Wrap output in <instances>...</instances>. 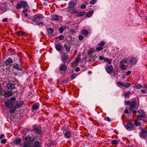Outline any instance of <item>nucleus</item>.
Returning <instances> with one entry per match:
<instances>
[{
    "instance_id": "nucleus-35",
    "label": "nucleus",
    "mask_w": 147,
    "mask_h": 147,
    "mask_svg": "<svg viewBox=\"0 0 147 147\" xmlns=\"http://www.w3.org/2000/svg\"><path fill=\"white\" fill-rule=\"evenodd\" d=\"M128 60V58L126 59H124L123 60H122L120 62V64H123V63H127V61Z\"/></svg>"
},
{
    "instance_id": "nucleus-45",
    "label": "nucleus",
    "mask_w": 147,
    "mask_h": 147,
    "mask_svg": "<svg viewBox=\"0 0 147 147\" xmlns=\"http://www.w3.org/2000/svg\"><path fill=\"white\" fill-rule=\"evenodd\" d=\"M24 32L22 31H19L18 32V34L19 36H22L24 34Z\"/></svg>"
},
{
    "instance_id": "nucleus-14",
    "label": "nucleus",
    "mask_w": 147,
    "mask_h": 147,
    "mask_svg": "<svg viewBox=\"0 0 147 147\" xmlns=\"http://www.w3.org/2000/svg\"><path fill=\"white\" fill-rule=\"evenodd\" d=\"M68 11L71 13H74L76 12L77 11L76 8L74 7H70L68 9Z\"/></svg>"
},
{
    "instance_id": "nucleus-26",
    "label": "nucleus",
    "mask_w": 147,
    "mask_h": 147,
    "mask_svg": "<svg viewBox=\"0 0 147 147\" xmlns=\"http://www.w3.org/2000/svg\"><path fill=\"white\" fill-rule=\"evenodd\" d=\"M64 47L65 48L67 52L68 53H69L70 51V46H67V45L66 44H65L64 45Z\"/></svg>"
},
{
    "instance_id": "nucleus-28",
    "label": "nucleus",
    "mask_w": 147,
    "mask_h": 147,
    "mask_svg": "<svg viewBox=\"0 0 147 147\" xmlns=\"http://www.w3.org/2000/svg\"><path fill=\"white\" fill-rule=\"evenodd\" d=\"M85 13V12L83 11L82 12H80L77 13V16L78 17H82L83 16Z\"/></svg>"
},
{
    "instance_id": "nucleus-55",
    "label": "nucleus",
    "mask_w": 147,
    "mask_h": 147,
    "mask_svg": "<svg viewBox=\"0 0 147 147\" xmlns=\"http://www.w3.org/2000/svg\"><path fill=\"white\" fill-rule=\"evenodd\" d=\"M86 8V5H82L81 6V8L82 9H85Z\"/></svg>"
},
{
    "instance_id": "nucleus-56",
    "label": "nucleus",
    "mask_w": 147,
    "mask_h": 147,
    "mask_svg": "<svg viewBox=\"0 0 147 147\" xmlns=\"http://www.w3.org/2000/svg\"><path fill=\"white\" fill-rule=\"evenodd\" d=\"M105 44V43L104 42H101L99 44V45L101 46H103Z\"/></svg>"
},
{
    "instance_id": "nucleus-19",
    "label": "nucleus",
    "mask_w": 147,
    "mask_h": 147,
    "mask_svg": "<svg viewBox=\"0 0 147 147\" xmlns=\"http://www.w3.org/2000/svg\"><path fill=\"white\" fill-rule=\"evenodd\" d=\"M39 105L38 103H35L32 107V110H35L38 109L39 107Z\"/></svg>"
},
{
    "instance_id": "nucleus-51",
    "label": "nucleus",
    "mask_w": 147,
    "mask_h": 147,
    "mask_svg": "<svg viewBox=\"0 0 147 147\" xmlns=\"http://www.w3.org/2000/svg\"><path fill=\"white\" fill-rule=\"evenodd\" d=\"M78 38H79V39L80 40H83L84 38V37L83 36H81V35H80L78 36Z\"/></svg>"
},
{
    "instance_id": "nucleus-49",
    "label": "nucleus",
    "mask_w": 147,
    "mask_h": 147,
    "mask_svg": "<svg viewBox=\"0 0 147 147\" xmlns=\"http://www.w3.org/2000/svg\"><path fill=\"white\" fill-rule=\"evenodd\" d=\"M97 0H92L90 1V3L92 4H94L96 1Z\"/></svg>"
},
{
    "instance_id": "nucleus-43",
    "label": "nucleus",
    "mask_w": 147,
    "mask_h": 147,
    "mask_svg": "<svg viewBox=\"0 0 147 147\" xmlns=\"http://www.w3.org/2000/svg\"><path fill=\"white\" fill-rule=\"evenodd\" d=\"M36 24L38 26H42L43 25V23L42 22H36Z\"/></svg>"
},
{
    "instance_id": "nucleus-21",
    "label": "nucleus",
    "mask_w": 147,
    "mask_h": 147,
    "mask_svg": "<svg viewBox=\"0 0 147 147\" xmlns=\"http://www.w3.org/2000/svg\"><path fill=\"white\" fill-rule=\"evenodd\" d=\"M42 17L39 16H35L33 20L34 22H36L40 20L41 18Z\"/></svg>"
},
{
    "instance_id": "nucleus-22",
    "label": "nucleus",
    "mask_w": 147,
    "mask_h": 147,
    "mask_svg": "<svg viewBox=\"0 0 147 147\" xmlns=\"http://www.w3.org/2000/svg\"><path fill=\"white\" fill-rule=\"evenodd\" d=\"M65 136L67 138H69L71 136V132L70 131H67L65 133Z\"/></svg>"
},
{
    "instance_id": "nucleus-27",
    "label": "nucleus",
    "mask_w": 147,
    "mask_h": 147,
    "mask_svg": "<svg viewBox=\"0 0 147 147\" xmlns=\"http://www.w3.org/2000/svg\"><path fill=\"white\" fill-rule=\"evenodd\" d=\"M48 32L50 34H52L54 31V29L52 28H49L47 29Z\"/></svg>"
},
{
    "instance_id": "nucleus-15",
    "label": "nucleus",
    "mask_w": 147,
    "mask_h": 147,
    "mask_svg": "<svg viewBox=\"0 0 147 147\" xmlns=\"http://www.w3.org/2000/svg\"><path fill=\"white\" fill-rule=\"evenodd\" d=\"M12 65L13 68L16 69L18 70H21L22 68L19 66V65L18 64L16 63H14V64H13Z\"/></svg>"
},
{
    "instance_id": "nucleus-31",
    "label": "nucleus",
    "mask_w": 147,
    "mask_h": 147,
    "mask_svg": "<svg viewBox=\"0 0 147 147\" xmlns=\"http://www.w3.org/2000/svg\"><path fill=\"white\" fill-rule=\"evenodd\" d=\"M65 28L66 27L65 26L60 27L59 29V31L60 33H62L63 32L64 30L65 29Z\"/></svg>"
},
{
    "instance_id": "nucleus-39",
    "label": "nucleus",
    "mask_w": 147,
    "mask_h": 147,
    "mask_svg": "<svg viewBox=\"0 0 147 147\" xmlns=\"http://www.w3.org/2000/svg\"><path fill=\"white\" fill-rule=\"evenodd\" d=\"M121 65V68L123 69H126V66L123 64H120Z\"/></svg>"
},
{
    "instance_id": "nucleus-2",
    "label": "nucleus",
    "mask_w": 147,
    "mask_h": 147,
    "mask_svg": "<svg viewBox=\"0 0 147 147\" xmlns=\"http://www.w3.org/2000/svg\"><path fill=\"white\" fill-rule=\"evenodd\" d=\"M34 140V137L32 138L30 135H28L24 139V142L30 144L34 142L35 141Z\"/></svg>"
},
{
    "instance_id": "nucleus-1",
    "label": "nucleus",
    "mask_w": 147,
    "mask_h": 147,
    "mask_svg": "<svg viewBox=\"0 0 147 147\" xmlns=\"http://www.w3.org/2000/svg\"><path fill=\"white\" fill-rule=\"evenodd\" d=\"M23 102L22 101L17 102L15 104V106L13 108H11L9 109V112L11 113H13L16 109L20 107L23 105Z\"/></svg>"
},
{
    "instance_id": "nucleus-24",
    "label": "nucleus",
    "mask_w": 147,
    "mask_h": 147,
    "mask_svg": "<svg viewBox=\"0 0 147 147\" xmlns=\"http://www.w3.org/2000/svg\"><path fill=\"white\" fill-rule=\"evenodd\" d=\"M145 114H143L141 115H138L137 116V118L139 120H142L145 117Z\"/></svg>"
},
{
    "instance_id": "nucleus-52",
    "label": "nucleus",
    "mask_w": 147,
    "mask_h": 147,
    "mask_svg": "<svg viewBox=\"0 0 147 147\" xmlns=\"http://www.w3.org/2000/svg\"><path fill=\"white\" fill-rule=\"evenodd\" d=\"M76 76H77V75H76V74H73L72 75L71 77V79H74L75 78H76Z\"/></svg>"
},
{
    "instance_id": "nucleus-9",
    "label": "nucleus",
    "mask_w": 147,
    "mask_h": 147,
    "mask_svg": "<svg viewBox=\"0 0 147 147\" xmlns=\"http://www.w3.org/2000/svg\"><path fill=\"white\" fill-rule=\"evenodd\" d=\"M134 125L133 124L129 123H127L126 125L125 126V128L128 130L131 131L134 129Z\"/></svg>"
},
{
    "instance_id": "nucleus-7",
    "label": "nucleus",
    "mask_w": 147,
    "mask_h": 147,
    "mask_svg": "<svg viewBox=\"0 0 147 147\" xmlns=\"http://www.w3.org/2000/svg\"><path fill=\"white\" fill-rule=\"evenodd\" d=\"M13 94L12 91L6 90L4 91L3 95L5 97H7L12 95Z\"/></svg>"
},
{
    "instance_id": "nucleus-32",
    "label": "nucleus",
    "mask_w": 147,
    "mask_h": 147,
    "mask_svg": "<svg viewBox=\"0 0 147 147\" xmlns=\"http://www.w3.org/2000/svg\"><path fill=\"white\" fill-rule=\"evenodd\" d=\"M117 84L119 87L120 86H125V84L124 83H122L120 82H118Z\"/></svg>"
},
{
    "instance_id": "nucleus-25",
    "label": "nucleus",
    "mask_w": 147,
    "mask_h": 147,
    "mask_svg": "<svg viewBox=\"0 0 147 147\" xmlns=\"http://www.w3.org/2000/svg\"><path fill=\"white\" fill-rule=\"evenodd\" d=\"M21 141V138L17 139L15 140L14 143L16 145H18L20 144Z\"/></svg>"
},
{
    "instance_id": "nucleus-10",
    "label": "nucleus",
    "mask_w": 147,
    "mask_h": 147,
    "mask_svg": "<svg viewBox=\"0 0 147 147\" xmlns=\"http://www.w3.org/2000/svg\"><path fill=\"white\" fill-rule=\"evenodd\" d=\"M13 62V60L11 58H8L5 61L4 63L6 65H9Z\"/></svg>"
},
{
    "instance_id": "nucleus-34",
    "label": "nucleus",
    "mask_w": 147,
    "mask_h": 147,
    "mask_svg": "<svg viewBox=\"0 0 147 147\" xmlns=\"http://www.w3.org/2000/svg\"><path fill=\"white\" fill-rule=\"evenodd\" d=\"M52 18L53 20H57L59 19L58 16L56 15L53 16H52Z\"/></svg>"
},
{
    "instance_id": "nucleus-58",
    "label": "nucleus",
    "mask_w": 147,
    "mask_h": 147,
    "mask_svg": "<svg viewBox=\"0 0 147 147\" xmlns=\"http://www.w3.org/2000/svg\"><path fill=\"white\" fill-rule=\"evenodd\" d=\"M75 70L76 71H77V72L78 71L80 70V68L79 67H76L75 68Z\"/></svg>"
},
{
    "instance_id": "nucleus-61",
    "label": "nucleus",
    "mask_w": 147,
    "mask_h": 147,
    "mask_svg": "<svg viewBox=\"0 0 147 147\" xmlns=\"http://www.w3.org/2000/svg\"><path fill=\"white\" fill-rule=\"evenodd\" d=\"M131 73V72L130 71H128L127 72L126 74V75L128 76V75H129Z\"/></svg>"
},
{
    "instance_id": "nucleus-5",
    "label": "nucleus",
    "mask_w": 147,
    "mask_h": 147,
    "mask_svg": "<svg viewBox=\"0 0 147 147\" xmlns=\"http://www.w3.org/2000/svg\"><path fill=\"white\" fill-rule=\"evenodd\" d=\"M147 134V129H142V131L140 133V136L141 138H144Z\"/></svg>"
},
{
    "instance_id": "nucleus-44",
    "label": "nucleus",
    "mask_w": 147,
    "mask_h": 147,
    "mask_svg": "<svg viewBox=\"0 0 147 147\" xmlns=\"http://www.w3.org/2000/svg\"><path fill=\"white\" fill-rule=\"evenodd\" d=\"M16 100V98L15 97H12L10 98V100L9 101H11L13 102L14 103V101Z\"/></svg>"
},
{
    "instance_id": "nucleus-46",
    "label": "nucleus",
    "mask_w": 147,
    "mask_h": 147,
    "mask_svg": "<svg viewBox=\"0 0 147 147\" xmlns=\"http://www.w3.org/2000/svg\"><path fill=\"white\" fill-rule=\"evenodd\" d=\"M131 85V84L130 83H127L126 85L125 84V86H124L126 88H128Z\"/></svg>"
},
{
    "instance_id": "nucleus-59",
    "label": "nucleus",
    "mask_w": 147,
    "mask_h": 147,
    "mask_svg": "<svg viewBox=\"0 0 147 147\" xmlns=\"http://www.w3.org/2000/svg\"><path fill=\"white\" fill-rule=\"evenodd\" d=\"M138 121H135L134 123L135 125L136 126H137L138 125Z\"/></svg>"
},
{
    "instance_id": "nucleus-4",
    "label": "nucleus",
    "mask_w": 147,
    "mask_h": 147,
    "mask_svg": "<svg viewBox=\"0 0 147 147\" xmlns=\"http://www.w3.org/2000/svg\"><path fill=\"white\" fill-rule=\"evenodd\" d=\"M27 6V2L25 1H21L20 2V4L17 3L16 4V7L17 9H19L21 7L25 8Z\"/></svg>"
},
{
    "instance_id": "nucleus-16",
    "label": "nucleus",
    "mask_w": 147,
    "mask_h": 147,
    "mask_svg": "<svg viewBox=\"0 0 147 147\" xmlns=\"http://www.w3.org/2000/svg\"><path fill=\"white\" fill-rule=\"evenodd\" d=\"M68 58L67 54L64 53L62 54V61H63L64 60H67Z\"/></svg>"
},
{
    "instance_id": "nucleus-38",
    "label": "nucleus",
    "mask_w": 147,
    "mask_h": 147,
    "mask_svg": "<svg viewBox=\"0 0 147 147\" xmlns=\"http://www.w3.org/2000/svg\"><path fill=\"white\" fill-rule=\"evenodd\" d=\"M24 145L23 147H32L30 144L27 143H24Z\"/></svg>"
},
{
    "instance_id": "nucleus-23",
    "label": "nucleus",
    "mask_w": 147,
    "mask_h": 147,
    "mask_svg": "<svg viewBox=\"0 0 147 147\" xmlns=\"http://www.w3.org/2000/svg\"><path fill=\"white\" fill-rule=\"evenodd\" d=\"M55 48L58 51H60L62 48V46L59 44H57L55 46Z\"/></svg>"
},
{
    "instance_id": "nucleus-33",
    "label": "nucleus",
    "mask_w": 147,
    "mask_h": 147,
    "mask_svg": "<svg viewBox=\"0 0 147 147\" xmlns=\"http://www.w3.org/2000/svg\"><path fill=\"white\" fill-rule=\"evenodd\" d=\"M138 112L140 114L139 115H143V114H146V113L142 109L138 111Z\"/></svg>"
},
{
    "instance_id": "nucleus-50",
    "label": "nucleus",
    "mask_w": 147,
    "mask_h": 147,
    "mask_svg": "<svg viewBox=\"0 0 147 147\" xmlns=\"http://www.w3.org/2000/svg\"><path fill=\"white\" fill-rule=\"evenodd\" d=\"M103 49V47H99L97 48L96 50L97 51H100L102 50Z\"/></svg>"
},
{
    "instance_id": "nucleus-47",
    "label": "nucleus",
    "mask_w": 147,
    "mask_h": 147,
    "mask_svg": "<svg viewBox=\"0 0 147 147\" xmlns=\"http://www.w3.org/2000/svg\"><path fill=\"white\" fill-rule=\"evenodd\" d=\"M7 142V140L6 139H3L1 141V142L3 144H5Z\"/></svg>"
},
{
    "instance_id": "nucleus-20",
    "label": "nucleus",
    "mask_w": 147,
    "mask_h": 147,
    "mask_svg": "<svg viewBox=\"0 0 147 147\" xmlns=\"http://www.w3.org/2000/svg\"><path fill=\"white\" fill-rule=\"evenodd\" d=\"M131 94V93L130 92H125L123 94V95L125 97V98H129V96Z\"/></svg>"
},
{
    "instance_id": "nucleus-53",
    "label": "nucleus",
    "mask_w": 147,
    "mask_h": 147,
    "mask_svg": "<svg viewBox=\"0 0 147 147\" xmlns=\"http://www.w3.org/2000/svg\"><path fill=\"white\" fill-rule=\"evenodd\" d=\"M93 53V51L92 50H91L88 51V55H91Z\"/></svg>"
},
{
    "instance_id": "nucleus-48",
    "label": "nucleus",
    "mask_w": 147,
    "mask_h": 147,
    "mask_svg": "<svg viewBox=\"0 0 147 147\" xmlns=\"http://www.w3.org/2000/svg\"><path fill=\"white\" fill-rule=\"evenodd\" d=\"M105 58H104L103 57H102V56H100L99 57V59L100 60L102 61L103 60H104L105 61Z\"/></svg>"
},
{
    "instance_id": "nucleus-60",
    "label": "nucleus",
    "mask_w": 147,
    "mask_h": 147,
    "mask_svg": "<svg viewBox=\"0 0 147 147\" xmlns=\"http://www.w3.org/2000/svg\"><path fill=\"white\" fill-rule=\"evenodd\" d=\"M113 74H114V75H116L117 74V73H118V71H114V72H113Z\"/></svg>"
},
{
    "instance_id": "nucleus-18",
    "label": "nucleus",
    "mask_w": 147,
    "mask_h": 147,
    "mask_svg": "<svg viewBox=\"0 0 147 147\" xmlns=\"http://www.w3.org/2000/svg\"><path fill=\"white\" fill-rule=\"evenodd\" d=\"M81 33L84 36H87L89 34L88 31L86 29H83L82 30Z\"/></svg>"
},
{
    "instance_id": "nucleus-36",
    "label": "nucleus",
    "mask_w": 147,
    "mask_h": 147,
    "mask_svg": "<svg viewBox=\"0 0 147 147\" xmlns=\"http://www.w3.org/2000/svg\"><path fill=\"white\" fill-rule=\"evenodd\" d=\"M119 141L117 140H113L111 142V144L113 145L117 144H118Z\"/></svg>"
},
{
    "instance_id": "nucleus-12",
    "label": "nucleus",
    "mask_w": 147,
    "mask_h": 147,
    "mask_svg": "<svg viewBox=\"0 0 147 147\" xmlns=\"http://www.w3.org/2000/svg\"><path fill=\"white\" fill-rule=\"evenodd\" d=\"M137 62V60L135 57H132L129 59V63L131 65L135 64Z\"/></svg>"
},
{
    "instance_id": "nucleus-8",
    "label": "nucleus",
    "mask_w": 147,
    "mask_h": 147,
    "mask_svg": "<svg viewBox=\"0 0 147 147\" xmlns=\"http://www.w3.org/2000/svg\"><path fill=\"white\" fill-rule=\"evenodd\" d=\"M136 102L134 101L133 100L131 101L129 104V109L130 110H131L135 108L136 105Z\"/></svg>"
},
{
    "instance_id": "nucleus-37",
    "label": "nucleus",
    "mask_w": 147,
    "mask_h": 147,
    "mask_svg": "<svg viewBox=\"0 0 147 147\" xmlns=\"http://www.w3.org/2000/svg\"><path fill=\"white\" fill-rule=\"evenodd\" d=\"M80 58L79 57H78L76 59L75 61H74V63L75 64H76L78 63L80 61Z\"/></svg>"
},
{
    "instance_id": "nucleus-42",
    "label": "nucleus",
    "mask_w": 147,
    "mask_h": 147,
    "mask_svg": "<svg viewBox=\"0 0 147 147\" xmlns=\"http://www.w3.org/2000/svg\"><path fill=\"white\" fill-rule=\"evenodd\" d=\"M64 36L62 35H61L58 37V38L60 40H62L64 39Z\"/></svg>"
},
{
    "instance_id": "nucleus-13",
    "label": "nucleus",
    "mask_w": 147,
    "mask_h": 147,
    "mask_svg": "<svg viewBox=\"0 0 147 147\" xmlns=\"http://www.w3.org/2000/svg\"><path fill=\"white\" fill-rule=\"evenodd\" d=\"M113 70V68L111 65H107L106 68V71L108 73H111Z\"/></svg>"
},
{
    "instance_id": "nucleus-40",
    "label": "nucleus",
    "mask_w": 147,
    "mask_h": 147,
    "mask_svg": "<svg viewBox=\"0 0 147 147\" xmlns=\"http://www.w3.org/2000/svg\"><path fill=\"white\" fill-rule=\"evenodd\" d=\"M142 87V86L140 84H137L135 86V87L137 89H140Z\"/></svg>"
},
{
    "instance_id": "nucleus-62",
    "label": "nucleus",
    "mask_w": 147,
    "mask_h": 147,
    "mask_svg": "<svg viewBox=\"0 0 147 147\" xmlns=\"http://www.w3.org/2000/svg\"><path fill=\"white\" fill-rule=\"evenodd\" d=\"M125 113L127 114L129 113V111L127 109H125Z\"/></svg>"
},
{
    "instance_id": "nucleus-54",
    "label": "nucleus",
    "mask_w": 147,
    "mask_h": 147,
    "mask_svg": "<svg viewBox=\"0 0 147 147\" xmlns=\"http://www.w3.org/2000/svg\"><path fill=\"white\" fill-rule=\"evenodd\" d=\"M130 102H131V101H125V103L126 105H129Z\"/></svg>"
},
{
    "instance_id": "nucleus-63",
    "label": "nucleus",
    "mask_w": 147,
    "mask_h": 147,
    "mask_svg": "<svg viewBox=\"0 0 147 147\" xmlns=\"http://www.w3.org/2000/svg\"><path fill=\"white\" fill-rule=\"evenodd\" d=\"M106 119L107 121H108V122H110L111 121V119L108 117H106Z\"/></svg>"
},
{
    "instance_id": "nucleus-11",
    "label": "nucleus",
    "mask_w": 147,
    "mask_h": 147,
    "mask_svg": "<svg viewBox=\"0 0 147 147\" xmlns=\"http://www.w3.org/2000/svg\"><path fill=\"white\" fill-rule=\"evenodd\" d=\"M67 68V66L65 64L61 65L59 67V69L60 71H65Z\"/></svg>"
},
{
    "instance_id": "nucleus-17",
    "label": "nucleus",
    "mask_w": 147,
    "mask_h": 147,
    "mask_svg": "<svg viewBox=\"0 0 147 147\" xmlns=\"http://www.w3.org/2000/svg\"><path fill=\"white\" fill-rule=\"evenodd\" d=\"M6 86L8 89H12L14 88L15 86L14 84L11 83H8L7 84H6Z\"/></svg>"
},
{
    "instance_id": "nucleus-29",
    "label": "nucleus",
    "mask_w": 147,
    "mask_h": 147,
    "mask_svg": "<svg viewBox=\"0 0 147 147\" xmlns=\"http://www.w3.org/2000/svg\"><path fill=\"white\" fill-rule=\"evenodd\" d=\"M112 61V60L111 59H109L107 58L105 59V61L107 62L109 64H111Z\"/></svg>"
},
{
    "instance_id": "nucleus-41",
    "label": "nucleus",
    "mask_w": 147,
    "mask_h": 147,
    "mask_svg": "<svg viewBox=\"0 0 147 147\" xmlns=\"http://www.w3.org/2000/svg\"><path fill=\"white\" fill-rule=\"evenodd\" d=\"M69 4L71 6V7H74L76 5L75 3L74 2L72 1L69 2Z\"/></svg>"
},
{
    "instance_id": "nucleus-3",
    "label": "nucleus",
    "mask_w": 147,
    "mask_h": 147,
    "mask_svg": "<svg viewBox=\"0 0 147 147\" xmlns=\"http://www.w3.org/2000/svg\"><path fill=\"white\" fill-rule=\"evenodd\" d=\"M32 130L36 134H40L41 133V129L39 126L36 125H33Z\"/></svg>"
},
{
    "instance_id": "nucleus-30",
    "label": "nucleus",
    "mask_w": 147,
    "mask_h": 147,
    "mask_svg": "<svg viewBox=\"0 0 147 147\" xmlns=\"http://www.w3.org/2000/svg\"><path fill=\"white\" fill-rule=\"evenodd\" d=\"M93 13V11H90L88 12L86 14V16L88 17H90L92 16Z\"/></svg>"
},
{
    "instance_id": "nucleus-64",
    "label": "nucleus",
    "mask_w": 147,
    "mask_h": 147,
    "mask_svg": "<svg viewBox=\"0 0 147 147\" xmlns=\"http://www.w3.org/2000/svg\"><path fill=\"white\" fill-rule=\"evenodd\" d=\"M132 113L134 114H135L137 113V111L135 110H133L132 111Z\"/></svg>"
},
{
    "instance_id": "nucleus-57",
    "label": "nucleus",
    "mask_w": 147,
    "mask_h": 147,
    "mask_svg": "<svg viewBox=\"0 0 147 147\" xmlns=\"http://www.w3.org/2000/svg\"><path fill=\"white\" fill-rule=\"evenodd\" d=\"M8 20L7 18H4L2 20V21L3 22H6Z\"/></svg>"
},
{
    "instance_id": "nucleus-6",
    "label": "nucleus",
    "mask_w": 147,
    "mask_h": 147,
    "mask_svg": "<svg viewBox=\"0 0 147 147\" xmlns=\"http://www.w3.org/2000/svg\"><path fill=\"white\" fill-rule=\"evenodd\" d=\"M6 106L10 109L14 107V102H13L11 101H7L5 102Z\"/></svg>"
}]
</instances>
